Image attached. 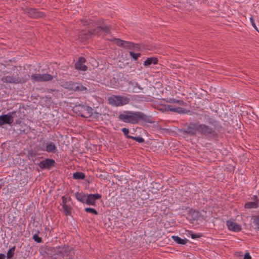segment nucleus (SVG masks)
Returning a JSON list of instances; mask_svg holds the SVG:
<instances>
[{
  "label": "nucleus",
  "instance_id": "nucleus-13",
  "mask_svg": "<svg viewBox=\"0 0 259 259\" xmlns=\"http://www.w3.org/2000/svg\"><path fill=\"white\" fill-rule=\"evenodd\" d=\"M56 162L55 160L51 158H47L44 160L41 161L38 165L41 169H50L52 167L55 166Z\"/></svg>",
  "mask_w": 259,
  "mask_h": 259
},
{
  "label": "nucleus",
  "instance_id": "nucleus-51",
  "mask_svg": "<svg viewBox=\"0 0 259 259\" xmlns=\"http://www.w3.org/2000/svg\"><path fill=\"white\" fill-rule=\"evenodd\" d=\"M52 250V249L50 247H46L45 248V252L47 253V254H49V252L50 251H51Z\"/></svg>",
  "mask_w": 259,
  "mask_h": 259
},
{
  "label": "nucleus",
  "instance_id": "nucleus-54",
  "mask_svg": "<svg viewBox=\"0 0 259 259\" xmlns=\"http://www.w3.org/2000/svg\"><path fill=\"white\" fill-rule=\"evenodd\" d=\"M99 178H100V179H103V180H105L106 179V177H103V175H100L99 176Z\"/></svg>",
  "mask_w": 259,
  "mask_h": 259
},
{
  "label": "nucleus",
  "instance_id": "nucleus-29",
  "mask_svg": "<svg viewBox=\"0 0 259 259\" xmlns=\"http://www.w3.org/2000/svg\"><path fill=\"white\" fill-rule=\"evenodd\" d=\"M171 111L180 114H186L187 113V111L184 108L180 107H174L172 106L171 109Z\"/></svg>",
  "mask_w": 259,
  "mask_h": 259
},
{
  "label": "nucleus",
  "instance_id": "nucleus-3",
  "mask_svg": "<svg viewBox=\"0 0 259 259\" xmlns=\"http://www.w3.org/2000/svg\"><path fill=\"white\" fill-rule=\"evenodd\" d=\"M54 250V255H57L66 259L73 258L75 255L74 248L68 245L56 247Z\"/></svg>",
  "mask_w": 259,
  "mask_h": 259
},
{
  "label": "nucleus",
  "instance_id": "nucleus-28",
  "mask_svg": "<svg viewBox=\"0 0 259 259\" xmlns=\"http://www.w3.org/2000/svg\"><path fill=\"white\" fill-rule=\"evenodd\" d=\"M85 178V174L80 171L74 172L72 175V178L74 180H84Z\"/></svg>",
  "mask_w": 259,
  "mask_h": 259
},
{
  "label": "nucleus",
  "instance_id": "nucleus-34",
  "mask_svg": "<svg viewBox=\"0 0 259 259\" xmlns=\"http://www.w3.org/2000/svg\"><path fill=\"white\" fill-rule=\"evenodd\" d=\"M80 22L83 26H89L90 27L92 26V24H94V22L93 20H89V21H88V20L85 18L81 19Z\"/></svg>",
  "mask_w": 259,
  "mask_h": 259
},
{
  "label": "nucleus",
  "instance_id": "nucleus-60",
  "mask_svg": "<svg viewBox=\"0 0 259 259\" xmlns=\"http://www.w3.org/2000/svg\"><path fill=\"white\" fill-rule=\"evenodd\" d=\"M53 120H54V121H53L52 122H53V124H54L56 123V122L55 121V119H54Z\"/></svg>",
  "mask_w": 259,
  "mask_h": 259
},
{
  "label": "nucleus",
  "instance_id": "nucleus-9",
  "mask_svg": "<svg viewBox=\"0 0 259 259\" xmlns=\"http://www.w3.org/2000/svg\"><path fill=\"white\" fill-rule=\"evenodd\" d=\"M27 79L24 77H20L18 74L15 76H4L1 80L5 83H14V84H22L26 82Z\"/></svg>",
  "mask_w": 259,
  "mask_h": 259
},
{
  "label": "nucleus",
  "instance_id": "nucleus-43",
  "mask_svg": "<svg viewBox=\"0 0 259 259\" xmlns=\"http://www.w3.org/2000/svg\"><path fill=\"white\" fill-rule=\"evenodd\" d=\"M6 178L0 179V189L5 185L6 183Z\"/></svg>",
  "mask_w": 259,
  "mask_h": 259
},
{
  "label": "nucleus",
  "instance_id": "nucleus-25",
  "mask_svg": "<svg viewBox=\"0 0 259 259\" xmlns=\"http://www.w3.org/2000/svg\"><path fill=\"white\" fill-rule=\"evenodd\" d=\"M15 250V246L12 247L8 250L7 255H6L7 259H15L14 258Z\"/></svg>",
  "mask_w": 259,
  "mask_h": 259
},
{
  "label": "nucleus",
  "instance_id": "nucleus-11",
  "mask_svg": "<svg viewBox=\"0 0 259 259\" xmlns=\"http://www.w3.org/2000/svg\"><path fill=\"white\" fill-rule=\"evenodd\" d=\"M53 76L50 74L34 73L31 75V79L33 82H44L52 80Z\"/></svg>",
  "mask_w": 259,
  "mask_h": 259
},
{
  "label": "nucleus",
  "instance_id": "nucleus-30",
  "mask_svg": "<svg viewBox=\"0 0 259 259\" xmlns=\"http://www.w3.org/2000/svg\"><path fill=\"white\" fill-rule=\"evenodd\" d=\"M76 85V82H74L72 81H66L64 83L65 88L69 90L73 91L74 88V86Z\"/></svg>",
  "mask_w": 259,
  "mask_h": 259
},
{
  "label": "nucleus",
  "instance_id": "nucleus-21",
  "mask_svg": "<svg viewBox=\"0 0 259 259\" xmlns=\"http://www.w3.org/2000/svg\"><path fill=\"white\" fill-rule=\"evenodd\" d=\"M158 58L154 57L147 58V59L144 62V65L145 67H148L152 64L155 65L158 63Z\"/></svg>",
  "mask_w": 259,
  "mask_h": 259
},
{
  "label": "nucleus",
  "instance_id": "nucleus-23",
  "mask_svg": "<svg viewBox=\"0 0 259 259\" xmlns=\"http://www.w3.org/2000/svg\"><path fill=\"white\" fill-rule=\"evenodd\" d=\"M171 238L173 240L176 242L177 243L181 245H185L186 244L189 240L186 238H181L178 236H172Z\"/></svg>",
  "mask_w": 259,
  "mask_h": 259
},
{
  "label": "nucleus",
  "instance_id": "nucleus-40",
  "mask_svg": "<svg viewBox=\"0 0 259 259\" xmlns=\"http://www.w3.org/2000/svg\"><path fill=\"white\" fill-rule=\"evenodd\" d=\"M134 51H140L141 50V45L140 44L134 43V46L133 49Z\"/></svg>",
  "mask_w": 259,
  "mask_h": 259
},
{
  "label": "nucleus",
  "instance_id": "nucleus-38",
  "mask_svg": "<svg viewBox=\"0 0 259 259\" xmlns=\"http://www.w3.org/2000/svg\"><path fill=\"white\" fill-rule=\"evenodd\" d=\"M131 139L139 143H143L145 141L144 139L142 137L132 136V137H131Z\"/></svg>",
  "mask_w": 259,
  "mask_h": 259
},
{
  "label": "nucleus",
  "instance_id": "nucleus-52",
  "mask_svg": "<svg viewBox=\"0 0 259 259\" xmlns=\"http://www.w3.org/2000/svg\"><path fill=\"white\" fill-rule=\"evenodd\" d=\"M6 256L4 253H0V259H6Z\"/></svg>",
  "mask_w": 259,
  "mask_h": 259
},
{
  "label": "nucleus",
  "instance_id": "nucleus-53",
  "mask_svg": "<svg viewBox=\"0 0 259 259\" xmlns=\"http://www.w3.org/2000/svg\"><path fill=\"white\" fill-rule=\"evenodd\" d=\"M252 199H253L254 200V201H257V202H258V201H259L258 197L256 195L254 196Z\"/></svg>",
  "mask_w": 259,
  "mask_h": 259
},
{
  "label": "nucleus",
  "instance_id": "nucleus-17",
  "mask_svg": "<svg viewBox=\"0 0 259 259\" xmlns=\"http://www.w3.org/2000/svg\"><path fill=\"white\" fill-rule=\"evenodd\" d=\"M97 34H100L99 31H96V29H93L88 30L87 32L85 31H82L79 34L80 37L85 39H88L91 38L92 35Z\"/></svg>",
  "mask_w": 259,
  "mask_h": 259
},
{
  "label": "nucleus",
  "instance_id": "nucleus-33",
  "mask_svg": "<svg viewBox=\"0 0 259 259\" xmlns=\"http://www.w3.org/2000/svg\"><path fill=\"white\" fill-rule=\"evenodd\" d=\"M36 233L33 235L32 239L37 243H41L42 242L41 237L38 236V234L40 233L39 230L36 231Z\"/></svg>",
  "mask_w": 259,
  "mask_h": 259
},
{
  "label": "nucleus",
  "instance_id": "nucleus-27",
  "mask_svg": "<svg viewBox=\"0 0 259 259\" xmlns=\"http://www.w3.org/2000/svg\"><path fill=\"white\" fill-rule=\"evenodd\" d=\"M63 211L66 216L71 215L72 207L70 205L67 204L62 205Z\"/></svg>",
  "mask_w": 259,
  "mask_h": 259
},
{
  "label": "nucleus",
  "instance_id": "nucleus-50",
  "mask_svg": "<svg viewBox=\"0 0 259 259\" xmlns=\"http://www.w3.org/2000/svg\"><path fill=\"white\" fill-rule=\"evenodd\" d=\"M73 89L74 90H73V91L79 92V85H78V83L76 82V85H75V86H74V88Z\"/></svg>",
  "mask_w": 259,
  "mask_h": 259
},
{
  "label": "nucleus",
  "instance_id": "nucleus-35",
  "mask_svg": "<svg viewBox=\"0 0 259 259\" xmlns=\"http://www.w3.org/2000/svg\"><path fill=\"white\" fill-rule=\"evenodd\" d=\"M130 57L134 60L137 61L138 58L141 56V54L140 53H134V52H129Z\"/></svg>",
  "mask_w": 259,
  "mask_h": 259
},
{
  "label": "nucleus",
  "instance_id": "nucleus-8",
  "mask_svg": "<svg viewBox=\"0 0 259 259\" xmlns=\"http://www.w3.org/2000/svg\"><path fill=\"white\" fill-rule=\"evenodd\" d=\"M21 10L28 17L33 19L44 18L46 16L44 12L39 11L38 9L36 8L22 7Z\"/></svg>",
  "mask_w": 259,
  "mask_h": 259
},
{
  "label": "nucleus",
  "instance_id": "nucleus-47",
  "mask_svg": "<svg viewBox=\"0 0 259 259\" xmlns=\"http://www.w3.org/2000/svg\"><path fill=\"white\" fill-rule=\"evenodd\" d=\"M78 85H79V92L87 90V88L86 87H84L81 83H78Z\"/></svg>",
  "mask_w": 259,
  "mask_h": 259
},
{
  "label": "nucleus",
  "instance_id": "nucleus-31",
  "mask_svg": "<svg viewBox=\"0 0 259 259\" xmlns=\"http://www.w3.org/2000/svg\"><path fill=\"white\" fill-rule=\"evenodd\" d=\"M47 145V141L46 140H40L39 144L36 146L37 150L46 151V145Z\"/></svg>",
  "mask_w": 259,
  "mask_h": 259
},
{
  "label": "nucleus",
  "instance_id": "nucleus-41",
  "mask_svg": "<svg viewBox=\"0 0 259 259\" xmlns=\"http://www.w3.org/2000/svg\"><path fill=\"white\" fill-rule=\"evenodd\" d=\"M253 223L257 226V228L259 229V215L255 217Z\"/></svg>",
  "mask_w": 259,
  "mask_h": 259
},
{
  "label": "nucleus",
  "instance_id": "nucleus-1",
  "mask_svg": "<svg viewBox=\"0 0 259 259\" xmlns=\"http://www.w3.org/2000/svg\"><path fill=\"white\" fill-rule=\"evenodd\" d=\"M203 118L205 119L209 125L197 122H190L186 128L181 130L183 134H187L190 136H195L198 132L199 134L208 138L217 139L219 137L218 132H221L223 127L220 122L215 119L213 116H210L209 115L203 113L201 114L200 119Z\"/></svg>",
  "mask_w": 259,
  "mask_h": 259
},
{
  "label": "nucleus",
  "instance_id": "nucleus-22",
  "mask_svg": "<svg viewBox=\"0 0 259 259\" xmlns=\"http://www.w3.org/2000/svg\"><path fill=\"white\" fill-rule=\"evenodd\" d=\"M163 101L169 103H177L180 105L187 106V103L181 100H177L174 98H167L163 99Z\"/></svg>",
  "mask_w": 259,
  "mask_h": 259
},
{
  "label": "nucleus",
  "instance_id": "nucleus-5",
  "mask_svg": "<svg viewBox=\"0 0 259 259\" xmlns=\"http://www.w3.org/2000/svg\"><path fill=\"white\" fill-rule=\"evenodd\" d=\"M108 101L109 104L118 107L128 104L130 99L125 96L112 95L108 98Z\"/></svg>",
  "mask_w": 259,
  "mask_h": 259
},
{
  "label": "nucleus",
  "instance_id": "nucleus-4",
  "mask_svg": "<svg viewBox=\"0 0 259 259\" xmlns=\"http://www.w3.org/2000/svg\"><path fill=\"white\" fill-rule=\"evenodd\" d=\"M94 109L90 106L85 105L79 104L74 107V111L79 116L83 118H87L93 115Z\"/></svg>",
  "mask_w": 259,
  "mask_h": 259
},
{
  "label": "nucleus",
  "instance_id": "nucleus-39",
  "mask_svg": "<svg viewBox=\"0 0 259 259\" xmlns=\"http://www.w3.org/2000/svg\"><path fill=\"white\" fill-rule=\"evenodd\" d=\"M101 115V114L97 112L96 111H93V115L92 116L94 119H95L96 120L98 121L99 118Z\"/></svg>",
  "mask_w": 259,
  "mask_h": 259
},
{
  "label": "nucleus",
  "instance_id": "nucleus-6",
  "mask_svg": "<svg viewBox=\"0 0 259 259\" xmlns=\"http://www.w3.org/2000/svg\"><path fill=\"white\" fill-rule=\"evenodd\" d=\"M136 111H124L118 116V119L125 123L135 124Z\"/></svg>",
  "mask_w": 259,
  "mask_h": 259
},
{
  "label": "nucleus",
  "instance_id": "nucleus-36",
  "mask_svg": "<svg viewBox=\"0 0 259 259\" xmlns=\"http://www.w3.org/2000/svg\"><path fill=\"white\" fill-rule=\"evenodd\" d=\"M84 211L87 213H90L94 215H98L99 214L98 212L95 208L91 207L85 208Z\"/></svg>",
  "mask_w": 259,
  "mask_h": 259
},
{
  "label": "nucleus",
  "instance_id": "nucleus-12",
  "mask_svg": "<svg viewBox=\"0 0 259 259\" xmlns=\"http://www.w3.org/2000/svg\"><path fill=\"white\" fill-rule=\"evenodd\" d=\"M111 41H114L117 46L126 49L132 50L133 48L134 42L131 41H125L116 38H114Z\"/></svg>",
  "mask_w": 259,
  "mask_h": 259
},
{
  "label": "nucleus",
  "instance_id": "nucleus-57",
  "mask_svg": "<svg viewBox=\"0 0 259 259\" xmlns=\"http://www.w3.org/2000/svg\"><path fill=\"white\" fill-rule=\"evenodd\" d=\"M71 198L70 196H69V197H68V198H67V201H71Z\"/></svg>",
  "mask_w": 259,
  "mask_h": 259
},
{
  "label": "nucleus",
  "instance_id": "nucleus-32",
  "mask_svg": "<svg viewBox=\"0 0 259 259\" xmlns=\"http://www.w3.org/2000/svg\"><path fill=\"white\" fill-rule=\"evenodd\" d=\"M131 86L132 87H137L138 89L139 90V91H141L143 90V88L141 87L140 84L136 81H134L133 80L130 81L128 82V90L130 91L131 89Z\"/></svg>",
  "mask_w": 259,
  "mask_h": 259
},
{
  "label": "nucleus",
  "instance_id": "nucleus-37",
  "mask_svg": "<svg viewBox=\"0 0 259 259\" xmlns=\"http://www.w3.org/2000/svg\"><path fill=\"white\" fill-rule=\"evenodd\" d=\"M121 131L122 132L123 134L126 138L131 139V137H132V136H130L128 135L130 131L128 128L123 127L121 129Z\"/></svg>",
  "mask_w": 259,
  "mask_h": 259
},
{
  "label": "nucleus",
  "instance_id": "nucleus-2",
  "mask_svg": "<svg viewBox=\"0 0 259 259\" xmlns=\"http://www.w3.org/2000/svg\"><path fill=\"white\" fill-rule=\"evenodd\" d=\"M75 198L79 202L88 205L96 206V201L102 198L101 194H85L83 192H77L75 193Z\"/></svg>",
  "mask_w": 259,
  "mask_h": 259
},
{
  "label": "nucleus",
  "instance_id": "nucleus-59",
  "mask_svg": "<svg viewBox=\"0 0 259 259\" xmlns=\"http://www.w3.org/2000/svg\"><path fill=\"white\" fill-rule=\"evenodd\" d=\"M49 115L51 117H54V115H53L52 114H51Z\"/></svg>",
  "mask_w": 259,
  "mask_h": 259
},
{
  "label": "nucleus",
  "instance_id": "nucleus-15",
  "mask_svg": "<svg viewBox=\"0 0 259 259\" xmlns=\"http://www.w3.org/2000/svg\"><path fill=\"white\" fill-rule=\"evenodd\" d=\"M11 115L13 117V119L15 118L16 124H20L21 122V120L25 118V115L24 112H22L20 109H18L15 111L10 112Z\"/></svg>",
  "mask_w": 259,
  "mask_h": 259
},
{
  "label": "nucleus",
  "instance_id": "nucleus-49",
  "mask_svg": "<svg viewBox=\"0 0 259 259\" xmlns=\"http://www.w3.org/2000/svg\"><path fill=\"white\" fill-rule=\"evenodd\" d=\"M243 259H251V256H250L249 252H246L245 253Z\"/></svg>",
  "mask_w": 259,
  "mask_h": 259
},
{
  "label": "nucleus",
  "instance_id": "nucleus-56",
  "mask_svg": "<svg viewBox=\"0 0 259 259\" xmlns=\"http://www.w3.org/2000/svg\"><path fill=\"white\" fill-rule=\"evenodd\" d=\"M85 181L88 183V184H90L91 183V181H90L89 180L87 179V180H85Z\"/></svg>",
  "mask_w": 259,
  "mask_h": 259
},
{
  "label": "nucleus",
  "instance_id": "nucleus-58",
  "mask_svg": "<svg viewBox=\"0 0 259 259\" xmlns=\"http://www.w3.org/2000/svg\"><path fill=\"white\" fill-rule=\"evenodd\" d=\"M146 198H146V197H142V198H141V199H142V200L146 199Z\"/></svg>",
  "mask_w": 259,
  "mask_h": 259
},
{
  "label": "nucleus",
  "instance_id": "nucleus-20",
  "mask_svg": "<svg viewBox=\"0 0 259 259\" xmlns=\"http://www.w3.org/2000/svg\"><path fill=\"white\" fill-rule=\"evenodd\" d=\"M188 214L191 217V220L193 221L198 220L201 215L200 211L194 210L193 208L189 209Z\"/></svg>",
  "mask_w": 259,
  "mask_h": 259
},
{
  "label": "nucleus",
  "instance_id": "nucleus-7",
  "mask_svg": "<svg viewBox=\"0 0 259 259\" xmlns=\"http://www.w3.org/2000/svg\"><path fill=\"white\" fill-rule=\"evenodd\" d=\"M135 124L140 123H154L155 121L151 115H148L140 111H136Z\"/></svg>",
  "mask_w": 259,
  "mask_h": 259
},
{
  "label": "nucleus",
  "instance_id": "nucleus-19",
  "mask_svg": "<svg viewBox=\"0 0 259 259\" xmlns=\"http://www.w3.org/2000/svg\"><path fill=\"white\" fill-rule=\"evenodd\" d=\"M46 151L48 153H56L58 151L56 145L51 141H47V145H46Z\"/></svg>",
  "mask_w": 259,
  "mask_h": 259
},
{
  "label": "nucleus",
  "instance_id": "nucleus-55",
  "mask_svg": "<svg viewBox=\"0 0 259 259\" xmlns=\"http://www.w3.org/2000/svg\"><path fill=\"white\" fill-rule=\"evenodd\" d=\"M31 220H33L34 222H35V217H33H33H32L31 218Z\"/></svg>",
  "mask_w": 259,
  "mask_h": 259
},
{
  "label": "nucleus",
  "instance_id": "nucleus-14",
  "mask_svg": "<svg viewBox=\"0 0 259 259\" xmlns=\"http://www.w3.org/2000/svg\"><path fill=\"white\" fill-rule=\"evenodd\" d=\"M86 62L87 60L84 57H79L74 64L75 69L81 71H87L88 67L86 65L84 64Z\"/></svg>",
  "mask_w": 259,
  "mask_h": 259
},
{
  "label": "nucleus",
  "instance_id": "nucleus-48",
  "mask_svg": "<svg viewBox=\"0 0 259 259\" xmlns=\"http://www.w3.org/2000/svg\"><path fill=\"white\" fill-rule=\"evenodd\" d=\"M172 105H164V110L167 111H171Z\"/></svg>",
  "mask_w": 259,
  "mask_h": 259
},
{
  "label": "nucleus",
  "instance_id": "nucleus-24",
  "mask_svg": "<svg viewBox=\"0 0 259 259\" xmlns=\"http://www.w3.org/2000/svg\"><path fill=\"white\" fill-rule=\"evenodd\" d=\"M38 155L37 151L32 149L28 150L27 154V157L28 159L32 160L33 162L35 161L36 159V156Z\"/></svg>",
  "mask_w": 259,
  "mask_h": 259
},
{
  "label": "nucleus",
  "instance_id": "nucleus-46",
  "mask_svg": "<svg viewBox=\"0 0 259 259\" xmlns=\"http://www.w3.org/2000/svg\"><path fill=\"white\" fill-rule=\"evenodd\" d=\"M250 22L252 24V26L256 29L257 30V27L256 26L255 21L253 17L251 16L250 18Z\"/></svg>",
  "mask_w": 259,
  "mask_h": 259
},
{
  "label": "nucleus",
  "instance_id": "nucleus-16",
  "mask_svg": "<svg viewBox=\"0 0 259 259\" xmlns=\"http://www.w3.org/2000/svg\"><path fill=\"white\" fill-rule=\"evenodd\" d=\"M13 122V117L11 113L4 114L0 116V126L5 124H11Z\"/></svg>",
  "mask_w": 259,
  "mask_h": 259
},
{
  "label": "nucleus",
  "instance_id": "nucleus-44",
  "mask_svg": "<svg viewBox=\"0 0 259 259\" xmlns=\"http://www.w3.org/2000/svg\"><path fill=\"white\" fill-rule=\"evenodd\" d=\"M62 199V205H65L67 204V198L66 197V196H63L61 197Z\"/></svg>",
  "mask_w": 259,
  "mask_h": 259
},
{
  "label": "nucleus",
  "instance_id": "nucleus-42",
  "mask_svg": "<svg viewBox=\"0 0 259 259\" xmlns=\"http://www.w3.org/2000/svg\"><path fill=\"white\" fill-rule=\"evenodd\" d=\"M202 236V235L200 233H198V234L192 233L191 234V237L193 239H196V238H200Z\"/></svg>",
  "mask_w": 259,
  "mask_h": 259
},
{
  "label": "nucleus",
  "instance_id": "nucleus-26",
  "mask_svg": "<svg viewBox=\"0 0 259 259\" xmlns=\"http://www.w3.org/2000/svg\"><path fill=\"white\" fill-rule=\"evenodd\" d=\"M258 202L257 201L248 202L245 203L244 204V207L247 209L257 208L258 207Z\"/></svg>",
  "mask_w": 259,
  "mask_h": 259
},
{
  "label": "nucleus",
  "instance_id": "nucleus-18",
  "mask_svg": "<svg viewBox=\"0 0 259 259\" xmlns=\"http://www.w3.org/2000/svg\"><path fill=\"white\" fill-rule=\"evenodd\" d=\"M227 226L229 230L235 232H238L241 231V227L237 223L232 222L231 221H227L226 222Z\"/></svg>",
  "mask_w": 259,
  "mask_h": 259
},
{
  "label": "nucleus",
  "instance_id": "nucleus-10",
  "mask_svg": "<svg viewBox=\"0 0 259 259\" xmlns=\"http://www.w3.org/2000/svg\"><path fill=\"white\" fill-rule=\"evenodd\" d=\"M92 26H95L96 27L95 29H96V30L99 29L103 32L107 34L110 33L111 29V26L110 25H107L105 20L103 19H100L97 21H94V24H92Z\"/></svg>",
  "mask_w": 259,
  "mask_h": 259
},
{
  "label": "nucleus",
  "instance_id": "nucleus-45",
  "mask_svg": "<svg viewBox=\"0 0 259 259\" xmlns=\"http://www.w3.org/2000/svg\"><path fill=\"white\" fill-rule=\"evenodd\" d=\"M133 93H139L140 91L138 89L137 87H132L131 86V89Z\"/></svg>",
  "mask_w": 259,
  "mask_h": 259
}]
</instances>
